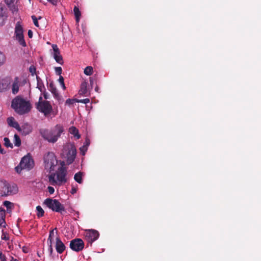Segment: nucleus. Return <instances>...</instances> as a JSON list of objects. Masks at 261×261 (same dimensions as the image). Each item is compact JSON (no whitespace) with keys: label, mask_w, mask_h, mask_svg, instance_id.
Here are the masks:
<instances>
[{"label":"nucleus","mask_w":261,"mask_h":261,"mask_svg":"<svg viewBox=\"0 0 261 261\" xmlns=\"http://www.w3.org/2000/svg\"><path fill=\"white\" fill-rule=\"evenodd\" d=\"M5 9L0 5V25H3L7 18Z\"/></svg>","instance_id":"18"},{"label":"nucleus","mask_w":261,"mask_h":261,"mask_svg":"<svg viewBox=\"0 0 261 261\" xmlns=\"http://www.w3.org/2000/svg\"><path fill=\"white\" fill-rule=\"evenodd\" d=\"M48 192L50 194H53L55 192V189L53 187L49 186L47 188Z\"/></svg>","instance_id":"39"},{"label":"nucleus","mask_w":261,"mask_h":261,"mask_svg":"<svg viewBox=\"0 0 261 261\" xmlns=\"http://www.w3.org/2000/svg\"><path fill=\"white\" fill-rule=\"evenodd\" d=\"M84 243L81 239H75L70 241V248L73 251L79 252L83 249Z\"/></svg>","instance_id":"11"},{"label":"nucleus","mask_w":261,"mask_h":261,"mask_svg":"<svg viewBox=\"0 0 261 261\" xmlns=\"http://www.w3.org/2000/svg\"><path fill=\"white\" fill-rule=\"evenodd\" d=\"M77 191V188L74 187H72V189H71V190L70 191V193L72 194H74L75 193H76Z\"/></svg>","instance_id":"41"},{"label":"nucleus","mask_w":261,"mask_h":261,"mask_svg":"<svg viewBox=\"0 0 261 261\" xmlns=\"http://www.w3.org/2000/svg\"><path fill=\"white\" fill-rule=\"evenodd\" d=\"M5 216L3 213H0V226L5 227Z\"/></svg>","instance_id":"31"},{"label":"nucleus","mask_w":261,"mask_h":261,"mask_svg":"<svg viewBox=\"0 0 261 261\" xmlns=\"http://www.w3.org/2000/svg\"><path fill=\"white\" fill-rule=\"evenodd\" d=\"M4 144H5V146H6L7 147L13 148V145L11 143L9 138L5 137V138H4Z\"/></svg>","instance_id":"32"},{"label":"nucleus","mask_w":261,"mask_h":261,"mask_svg":"<svg viewBox=\"0 0 261 261\" xmlns=\"http://www.w3.org/2000/svg\"><path fill=\"white\" fill-rule=\"evenodd\" d=\"M16 1L17 0H5V2L10 8L15 7Z\"/></svg>","instance_id":"29"},{"label":"nucleus","mask_w":261,"mask_h":261,"mask_svg":"<svg viewBox=\"0 0 261 261\" xmlns=\"http://www.w3.org/2000/svg\"><path fill=\"white\" fill-rule=\"evenodd\" d=\"M31 17L34 25L37 27H39V23L38 22V20L36 17L35 15H32Z\"/></svg>","instance_id":"35"},{"label":"nucleus","mask_w":261,"mask_h":261,"mask_svg":"<svg viewBox=\"0 0 261 261\" xmlns=\"http://www.w3.org/2000/svg\"><path fill=\"white\" fill-rule=\"evenodd\" d=\"M67 170L66 168L62 166L60 167L55 173H51L48 176V181L52 185L60 186L67 181L66 176Z\"/></svg>","instance_id":"3"},{"label":"nucleus","mask_w":261,"mask_h":261,"mask_svg":"<svg viewBox=\"0 0 261 261\" xmlns=\"http://www.w3.org/2000/svg\"><path fill=\"white\" fill-rule=\"evenodd\" d=\"M90 102V99L89 98H85L83 99H78L77 102L78 103H82L87 104Z\"/></svg>","instance_id":"36"},{"label":"nucleus","mask_w":261,"mask_h":261,"mask_svg":"<svg viewBox=\"0 0 261 261\" xmlns=\"http://www.w3.org/2000/svg\"><path fill=\"white\" fill-rule=\"evenodd\" d=\"M56 249L58 253L61 254L65 250L66 247L64 243L62 242L59 237L56 239Z\"/></svg>","instance_id":"16"},{"label":"nucleus","mask_w":261,"mask_h":261,"mask_svg":"<svg viewBox=\"0 0 261 261\" xmlns=\"http://www.w3.org/2000/svg\"><path fill=\"white\" fill-rule=\"evenodd\" d=\"M63 132V126L59 124L50 129L42 128L39 130L40 135L43 139L51 143H56Z\"/></svg>","instance_id":"2"},{"label":"nucleus","mask_w":261,"mask_h":261,"mask_svg":"<svg viewBox=\"0 0 261 261\" xmlns=\"http://www.w3.org/2000/svg\"><path fill=\"white\" fill-rule=\"evenodd\" d=\"M7 121L10 126L14 127L19 131L21 130L19 124L15 121V119L13 117L8 118Z\"/></svg>","instance_id":"19"},{"label":"nucleus","mask_w":261,"mask_h":261,"mask_svg":"<svg viewBox=\"0 0 261 261\" xmlns=\"http://www.w3.org/2000/svg\"><path fill=\"white\" fill-rule=\"evenodd\" d=\"M69 133L73 135L76 139H79L80 138L81 136L79 133L78 129L74 126H71L69 129Z\"/></svg>","instance_id":"22"},{"label":"nucleus","mask_w":261,"mask_h":261,"mask_svg":"<svg viewBox=\"0 0 261 261\" xmlns=\"http://www.w3.org/2000/svg\"><path fill=\"white\" fill-rule=\"evenodd\" d=\"M11 261H18L17 259H15L13 257H12Z\"/></svg>","instance_id":"50"},{"label":"nucleus","mask_w":261,"mask_h":261,"mask_svg":"<svg viewBox=\"0 0 261 261\" xmlns=\"http://www.w3.org/2000/svg\"><path fill=\"white\" fill-rule=\"evenodd\" d=\"M52 48L54 51L53 57L56 61L61 64L63 65L64 63L63 58L60 54V50L56 44H53Z\"/></svg>","instance_id":"13"},{"label":"nucleus","mask_w":261,"mask_h":261,"mask_svg":"<svg viewBox=\"0 0 261 261\" xmlns=\"http://www.w3.org/2000/svg\"><path fill=\"white\" fill-rule=\"evenodd\" d=\"M83 172L80 171L75 174L74 176V179L79 184H82L83 182Z\"/></svg>","instance_id":"23"},{"label":"nucleus","mask_w":261,"mask_h":261,"mask_svg":"<svg viewBox=\"0 0 261 261\" xmlns=\"http://www.w3.org/2000/svg\"><path fill=\"white\" fill-rule=\"evenodd\" d=\"M2 239L3 240H8V238L5 235V234L2 235Z\"/></svg>","instance_id":"46"},{"label":"nucleus","mask_w":261,"mask_h":261,"mask_svg":"<svg viewBox=\"0 0 261 261\" xmlns=\"http://www.w3.org/2000/svg\"><path fill=\"white\" fill-rule=\"evenodd\" d=\"M34 161L30 155H25L23 157L18 166L16 167L17 172L19 173L22 169L30 170L33 168Z\"/></svg>","instance_id":"7"},{"label":"nucleus","mask_w":261,"mask_h":261,"mask_svg":"<svg viewBox=\"0 0 261 261\" xmlns=\"http://www.w3.org/2000/svg\"><path fill=\"white\" fill-rule=\"evenodd\" d=\"M10 83L8 80H3L0 83V92H4L10 88Z\"/></svg>","instance_id":"20"},{"label":"nucleus","mask_w":261,"mask_h":261,"mask_svg":"<svg viewBox=\"0 0 261 261\" xmlns=\"http://www.w3.org/2000/svg\"><path fill=\"white\" fill-rule=\"evenodd\" d=\"M59 82L62 84V83H64V78L62 76L60 75L59 79Z\"/></svg>","instance_id":"44"},{"label":"nucleus","mask_w":261,"mask_h":261,"mask_svg":"<svg viewBox=\"0 0 261 261\" xmlns=\"http://www.w3.org/2000/svg\"><path fill=\"white\" fill-rule=\"evenodd\" d=\"M22 130L23 134L27 135L29 134L32 131L31 127L28 125H24L22 126Z\"/></svg>","instance_id":"26"},{"label":"nucleus","mask_w":261,"mask_h":261,"mask_svg":"<svg viewBox=\"0 0 261 261\" xmlns=\"http://www.w3.org/2000/svg\"><path fill=\"white\" fill-rule=\"evenodd\" d=\"M14 138V143L15 146H17V147L20 146L21 145V140H20L19 136L17 134H15Z\"/></svg>","instance_id":"28"},{"label":"nucleus","mask_w":261,"mask_h":261,"mask_svg":"<svg viewBox=\"0 0 261 261\" xmlns=\"http://www.w3.org/2000/svg\"><path fill=\"white\" fill-rule=\"evenodd\" d=\"M61 85V86L62 87V88L65 90L66 89V86H65V85L64 83H62Z\"/></svg>","instance_id":"47"},{"label":"nucleus","mask_w":261,"mask_h":261,"mask_svg":"<svg viewBox=\"0 0 261 261\" xmlns=\"http://www.w3.org/2000/svg\"><path fill=\"white\" fill-rule=\"evenodd\" d=\"M28 36H29V37L30 38H32V37H33V32L31 30H29L28 31Z\"/></svg>","instance_id":"43"},{"label":"nucleus","mask_w":261,"mask_h":261,"mask_svg":"<svg viewBox=\"0 0 261 261\" xmlns=\"http://www.w3.org/2000/svg\"><path fill=\"white\" fill-rule=\"evenodd\" d=\"M3 205L7 208L8 211L9 209H11L12 207L13 203L9 201H5L3 203Z\"/></svg>","instance_id":"33"},{"label":"nucleus","mask_w":261,"mask_h":261,"mask_svg":"<svg viewBox=\"0 0 261 261\" xmlns=\"http://www.w3.org/2000/svg\"><path fill=\"white\" fill-rule=\"evenodd\" d=\"M54 229L50 231L49 237L47 239V243L49 244L48 251L50 254H51L53 252V248L52 247V242H53V237H52L54 235Z\"/></svg>","instance_id":"21"},{"label":"nucleus","mask_w":261,"mask_h":261,"mask_svg":"<svg viewBox=\"0 0 261 261\" xmlns=\"http://www.w3.org/2000/svg\"><path fill=\"white\" fill-rule=\"evenodd\" d=\"M36 69L35 66H31L29 68V71L32 75H34L36 73Z\"/></svg>","instance_id":"38"},{"label":"nucleus","mask_w":261,"mask_h":261,"mask_svg":"<svg viewBox=\"0 0 261 261\" xmlns=\"http://www.w3.org/2000/svg\"><path fill=\"white\" fill-rule=\"evenodd\" d=\"M0 259L1 261H6V257L2 252H0Z\"/></svg>","instance_id":"40"},{"label":"nucleus","mask_w":261,"mask_h":261,"mask_svg":"<svg viewBox=\"0 0 261 261\" xmlns=\"http://www.w3.org/2000/svg\"><path fill=\"white\" fill-rule=\"evenodd\" d=\"M44 163L45 169L50 172L55 170L58 161L56 156L53 152H48L44 156Z\"/></svg>","instance_id":"6"},{"label":"nucleus","mask_w":261,"mask_h":261,"mask_svg":"<svg viewBox=\"0 0 261 261\" xmlns=\"http://www.w3.org/2000/svg\"><path fill=\"white\" fill-rule=\"evenodd\" d=\"M14 38L18 41L19 45L22 47L27 46L24 39L23 28L19 21L17 22L15 27Z\"/></svg>","instance_id":"8"},{"label":"nucleus","mask_w":261,"mask_h":261,"mask_svg":"<svg viewBox=\"0 0 261 261\" xmlns=\"http://www.w3.org/2000/svg\"><path fill=\"white\" fill-rule=\"evenodd\" d=\"M49 91L53 94L54 97L55 99H56L60 103L63 101V98L58 93V90L53 83H50L49 86Z\"/></svg>","instance_id":"14"},{"label":"nucleus","mask_w":261,"mask_h":261,"mask_svg":"<svg viewBox=\"0 0 261 261\" xmlns=\"http://www.w3.org/2000/svg\"><path fill=\"white\" fill-rule=\"evenodd\" d=\"M86 143L87 145H88L90 144V140L89 139L86 140Z\"/></svg>","instance_id":"49"},{"label":"nucleus","mask_w":261,"mask_h":261,"mask_svg":"<svg viewBox=\"0 0 261 261\" xmlns=\"http://www.w3.org/2000/svg\"><path fill=\"white\" fill-rule=\"evenodd\" d=\"M77 99H76V98H72V99L68 98L66 101V104L68 105H73L74 102H77Z\"/></svg>","instance_id":"34"},{"label":"nucleus","mask_w":261,"mask_h":261,"mask_svg":"<svg viewBox=\"0 0 261 261\" xmlns=\"http://www.w3.org/2000/svg\"><path fill=\"white\" fill-rule=\"evenodd\" d=\"M11 107L16 113L20 115L29 113L32 108L30 101L21 96H17L12 99Z\"/></svg>","instance_id":"1"},{"label":"nucleus","mask_w":261,"mask_h":261,"mask_svg":"<svg viewBox=\"0 0 261 261\" xmlns=\"http://www.w3.org/2000/svg\"><path fill=\"white\" fill-rule=\"evenodd\" d=\"M37 80H38V77H37ZM38 82H39V81H38Z\"/></svg>","instance_id":"52"},{"label":"nucleus","mask_w":261,"mask_h":261,"mask_svg":"<svg viewBox=\"0 0 261 261\" xmlns=\"http://www.w3.org/2000/svg\"><path fill=\"white\" fill-rule=\"evenodd\" d=\"M20 84L18 77H15L12 85V92L13 94H16L18 92Z\"/></svg>","instance_id":"17"},{"label":"nucleus","mask_w":261,"mask_h":261,"mask_svg":"<svg viewBox=\"0 0 261 261\" xmlns=\"http://www.w3.org/2000/svg\"><path fill=\"white\" fill-rule=\"evenodd\" d=\"M99 233L98 231L94 229L87 230L85 233V239L88 243L92 244L99 237Z\"/></svg>","instance_id":"12"},{"label":"nucleus","mask_w":261,"mask_h":261,"mask_svg":"<svg viewBox=\"0 0 261 261\" xmlns=\"http://www.w3.org/2000/svg\"><path fill=\"white\" fill-rule=\"evenodd\" d=\"M47 1L51 3L53 5H56L58 0H47Z\"/></svg>","instance_id":"42"},{"label":"nucleus","mask_w":261,"mask_h":261,"mask_svg":"<svg viewBox=\"0 0 261 261\" xmlns=\"http://www.w3.org/2000/svg\"><path fill=\"white\" fill-rule=\"evenodd\" d=\"M63 154L65 155L68 165L72 164L76 155V149L73 144H67L63 149Z\"/></svg>","instance_id":"5"},{"label":"nucleus","mask_w":261,"mask_h":261,"mask_svg":"<svg viewBox=\"0 0 261 261\" xmlns=\"http://www.w3.org/2000/svg\"><path fill=\"white\" fill-rule=\"evenodd\" d=\"M95 90L96 91H98V86H97L95 88Z\"/></svg>","instance_id":"51"},{"label":"nucleus","mask_w":261,"mask_h":261,"mask_svg":"<svg viewBox=\"0 0 261 261\" xmlns=\"http://www.w3.org/2000/svg\"><path fill=\"white\" fill-rule=\"evenodd\" d=\"M55 72L57 75H61L62 71V68L61 67H55Z\"/></svg>","instance_id":"37"},{"label":"nucleus","mask_w":261,"mask_h":261,"mask_svg":"<svg viewBox=\"0 0 261 261\" xmlns=\"http://www.w3.org/2000/svg\"><path fill=\"white\" fill-rule=\"evenodd\" d=\"M6 61V57L4 53L0 50V67L3 66Z\"/></svg>","instance_id":"27"},{"label":"nucleus","mask_w":261,"mask_h":261,"mask_svg":"<svg viewBox=\"0 0 261 261\" xmlns=\"http://www.w3.org/2000/svg\"><path fill=\"white\" fill-rule=\"evenodd\" d=\"M73 12H74V14L75 17L76 21V22H79L80 19L81 14V12L78 8V7H77L76 6H74V7L73 8Z\"/></svg>","instance_id":"24"},{"label":"nucleus","mask_w":261,"mask_h":261,"mask_svg":"<svg viewBox=\"0 0 261 261\" xmlns=\"http://www.w3.org/2000/svg\"><path fill=\"white\" fill-rule=\"evenodd\" d=\"M42 97H39V101L36 105V108L39 112L46 116L50 114L53 108L49 101L47 100L42 101Z\"/></svg>","instance_id":"10"},{"label":"nucleus","mask_w":261,"mask_h":261,"mask_svg":"<svg viewBox=\"0 0 261 261\" xmlns=\"http://www.w3.org/2000/svg\"><path fill=\"white\" fill-rule=\"evenodd\" d=\"M44 97L45 99H47L48 98V95L47 94V93H44Z\"/></svg>","instance_id":"48"},{"label":"nucleus","mask_w":261,"mask_h":261,"mask_svg":"<svg viewBox=\"0 0 261 261\" xmlns=\"http://www.w3.org/2000/svg\"><path fill=\"white\" fill-rule=\"evenodd\" d=\"M18 191L16 186H10L6 181L0 182V194L1 196H8L16 194Z\"/></svg>","instance_id":"9"},{"label":"nucleus","mask_w":261,"mask_h":261,"mask_svg":"<svg viewBox=\"0 0 261 261\" xmlns=\"http://www.w3.org/2000/svg\"><path fill=\"white\" fill-rule=\"evenodd\" d=\"M90 84L91 86L92 87L94 84V80L92 77L90 78Z\"/></svg>","instance_id":"45"},{"label":"nucleus","mask_w":261,"mask_h":261,"mask_svg":"<svg viewBox=\"0 0 261 261\" xmlns=\"http://www.w3.org/2000/svg\"><path fill=\"white\" fill-rule=\"evenodd\" d=\"M44 204L53 211L60 213L62 215L66 213L64 205L57 199L47 198L44 200Z\"/></svg>","instance_id":"4"},{"label":"nucleus","mask_w":261,"mask_h":261,"mask_svg":"<svg viewBox=\"0 0 261 261\" xmlns=\"http://www.w3.org/2000/svg\"><path fill=\"white\" fill-rule=\"evenodd\" d=\"M87 86L88 83L86 81H84L82 83L79 91L80 95L87 97L90 95V92L88 90Z\"/></svg>","instance_id":"15"},{"label":"nucleus","mask_w":261,"mask_h":261,"mask_svg":"<svg viewBox=\"0 0 261 261\" xmlns=\"http://www.w3.org/2000/svg\"><path fill=\"white\" fill-rule=\"evenodd\" d=\"M93 68L91 66H87L84 69V73L87 75H91L93 73Z\"/></svg>","instance_id":"30"},{"label":"nucleus","mask_w":261,"mask_h":261,"mask_svg":"<svg viewBox=\"0 0 261 261\" xmlns=\"http://www.w3.org/2000/svg\"><path fill=\"white\" fill-rule=\"evenodd\" d=\"M36 215L38 217V218H40L43 216L44 214V211L43 210V208L41 207V206L38 205L36 207Z\"/></svg>","instance_id":"25"}]
</instances>
